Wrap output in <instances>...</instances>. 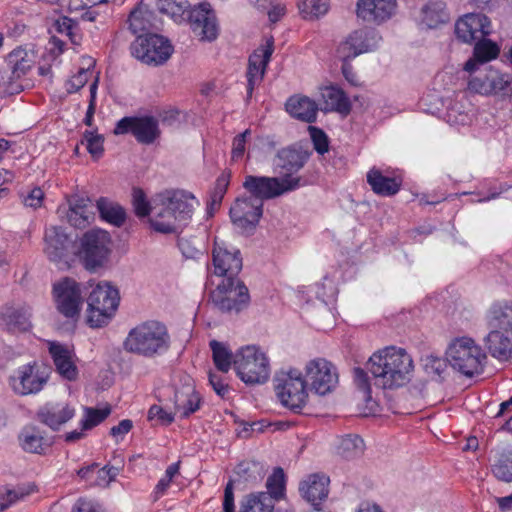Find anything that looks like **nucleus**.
<instances>
[{"mask_svg": "<svg viewBox=\"0 0 512 512\" xmlns=\"http://www.w3.org/2000/svg\"><path fill=\"white\" fill-rule=\"evenodd\" d=\"M471 111V104L467 103L466 105L460 104V101L457 99L451 106L448 108V118L449 121H453L459 124H465L468 120V114Z\"/></svg>", "mask_w": 512, "mask_h": 512, "instance_id": "nucleus-58", "label": "nucleus"}, {"mask_svg": "<svg viewBox=\"0 0 512 512\" xmlns=\"http://www.w3.org/2000/svg\"><path fill=\"white\" fill-rule=\"evenodd\" d=\"M364 452V441L356 434L345 435L337 447V453L345 459H354Z\"/></svg>", "mask_w": 512, "mask_h": 512, "instance_id": "nucleus-46", "label": "nucleus"}, {"mask_svg": "<svg viewBox=\"0 0 512 512\" xmlns=\"http://www.w3.org/2000/svg\"><path fill=\"white\" fill-rule=\"evenodd\" d=\"M366 368L371 373L376 387L395 390L411 380L414 362L404 348L387 346L370 356Z\"/></svg>", "mask_w": 512, "mask_h": 512, "instance_id": "nucleus-1", "label": "nucleus"}, {"mask_svg": "<svg viewBox=\"0 0 512 512\" xmlns=\"http://www.w3.org/2000/svg\"><path fill=\"white\" fill-rule=\"evenodd\" d=\"M488 328H495L512 335V301L494 302L486 315Z\"/></svg>", "mask_w": 512, "mask_h": 512, "instance_id": "nucleus-34", "label": "nucleus"}, {"mask_svg": "<svg viewBox=\"0 0 512 512\" xmlns=\"http://www.w3.org/2000/svg\"><path fill=\"white\" fill-rule=\"evenodd\" d=\"M298 7L305 17H319L328 11L329 0H301Z\"/></svg>", "mask_w": 512, "mask_h": 512, "instance_id": "nucleus-53", "label": "nucleus"}, {"mask_svg": "<svg viewBox=\"0 0 512 512\" xmlns=\"http://www.w3.org/2000/svg\"><path fill=\"white\" fill-rule=\"evenodd\" d=\"M96 207L100 217L106 222L116 227H121L125 223L127 214L119 203L101 197L97 200Z\"/></svg>", "mask_w": 512, "mask_h": 512, "instance_id": "nucleus-41", "label": "nucleus"}, {"mask_svg": "<svg viewBox=\"0 0 512 512\" xmlns=\"http://www.w3.org/2000/svg\"><path fill=\"white\" fill-rule=\"evenodd\" d=\"M10 75L5 83V93L18 94L23 90V85L18 82L33 66V60L24 49H15L6 58Z\"/></svg>", "mask_w": 512, "mask_h": 512, "instance_id": "nucleus-24", "label": "nucleus"}, {"mask_svg": "<svg viewBox=\"0 0 512 512\" xmlns=\"http://www.w3.org/2000/svg\"><path fill=\"white\" fill-rule=\"evenodd\" d=\"M263 213V203L252 197L238 198L230 208L233 224L243 232L255 229Z\"/></svg>", "mask_w": 512, "mask_h": 512, "instance_id": "nucleus-19", "label": "nucleus"}, {"mask_svg": "<svg viewBox=\"0 0 512 512\" xmlns=\"http://www.w3.org/2000/svg\"><path fill=\"white\" fill-rule=\"evenodd\" d=\"M120 301L119 291L108 282L96 284L87 296V324L91 328L106 326Z\"/></svg>", "mask_w": 512, "mask_h": 512, "instance_id": "nucleus-4", "label": "nucleus"}, {"mask_svg": "<svg viewBox=\"0 0 512 512\" xmlns=\"http://www.w3.org/2000/svg\"><path fill=\"white\" fill-rule=\"evenodd\" d=\"M489 329V333L484 338L487 351L499 361H508L512 358V335L495 328Z\"/></svg>", "mask_w": 512, "mask_h": 512, "instance_id": "nucleus-30", "label": "nucleus"}, {"mask_svg": "<svg viewBox=\"0 0 512 512\" xmlns=\"http://www.w3.org/2000/svg\"><path fill=\"white\" fill-rule=\"evenodd\" d=\"M209 301L222 313L238 314L249 306V290L238 277L223 278L210 292Z\"/></svg>", "mask_w": 512, "mask_h": 512, "instance_id": "nucleus-6", "label": "nucleus"}, {"mask_svg": "<svg viewBox=\"0 0 512 512\" xmlns=\"http://www.w3.org/2000/svg\"><path fill=\"white\" fill-rule=\"evenodd\" d=\"M285 107L293 118L307 123H313L316 120L318 106L306 96H291Z\"/></svg>", "mask_w": 512, "mask_h": 512, "instance_id": "nucleus-39", "label": "nucleus"}, {"mask_svg": "<svg viewBox=\"0 0 512 512\" xmlns=\"http://www.w3.org/2000/svg\"><path fill=\"white\" fill-rule=\"evenodd\" d=\"M230 177V172L224 171L216 179L214 189L210 193V197L214 198V202H222L230 183Z\"/></svg>", "mask_w": 512, "mask_h": 512, "instance_id": "nucleus-61", "label": "nucleus"}, {"mask_svg": "<svg viewBox=\"0 0 512 512\" xmlns=\"http://www.w3.org/2000/svg\"><path fill=\"white\" fill-rule=\"evenodd\" d=\"M446 359L454 370L472 377L483 371V361L486 359V355L474 339L463 336L451 341L446 350Z\"/></svg>", "mask_w": 512, "mask_h": 512, "instance_id": "nucleus-5", "label": "nucleus"}, {"mask_svg": "<svg viewBox=\"0 0 512 512\" xmlns=\"http://www.w3.org/2000/svg\"><path fill=\"white\" fill-rule=\"evenodd\" d=\"M233 480H229L224 489L223 512H235Z\"/></svg>", "mask_w": 512, "mask_h": 512, "instance_id": "nucleus-64", "label": "nucleus"}, {"mask_svg": "<svg viewBox=\"0 0 512 512\" xmlns=\"http://www.w3.org/2000/svg\"><path fill=\"white\" fill-rule=\"evenodd\" d=\"M234 472L237 476L235 481L242 482L244 484H256L264 477L262 465L254 461H243L239 463Z\"/></svg>", "mask_w": 512, "mask_h": 512, "instance_id": "nucleus-43", "label": "nucleus"}, {"mask_svg": "<svg viewBox=\"0 0 512 512\" xmlns=\"http://www.w3.org/2000/svg\"><path fill=\"white\" fill-rule=\"evenodd\" d=\"M157 19L156 10L151 3L141 0L128 17L129 29L133 34L147 32L154 26Z\"/></svg>", "mask_w": 512, "mask_h": 512, "instance_id": "nucleus-35", "label": "nucleus"}, {"mask_svg": "<svg viewBox=\"0 0 512 512\" xmlns=\"http://www.w3.org/2000/svg\"><path fill=\"white\" fill-rule=\"evenodd\" d=\"M159 347L160 324L157 321H147L133 328L124 341L126 351L143 356H153Z\"/></svg>", "mask_w": 512, "mask_h": 512, "instance_id": "nucleus-12", "label": "nucleus"}, {"mask_svg": "<svg viewBox=\"0 0 512 512\" xmlns=\"http://www.w3.org/2000/svg\"><path fill=\"white\" fill-rule=\"evenodd\" d=\"M188 121V114L175 107H166L162 110V128L171 131L182 129Z\"/></svg>", "mask_w": 512, "mask_h": 512, "instance_id": "nucleus-48", "label": "nucleus"}, {"mask_svg": "<svg viewBox=\"0 0 512 512\" xmlns=\"http://www.w3.org/2000/svg\"><path fill=\"white\" fill-rule=\"evenodd\" d=\"M274 51L273 38L266 40L265 45L256 49L248 59L247 77V97L250 98L254 88L258 86L263 78L267 65Z\"/></svg>", "mask_w": 512, "mask_h": 512, "instance_id": "nucleus-23", "label": "nucleus"}, {"mask_svg": "<svg viewBox=\"0 0 512 512\" xmlns=\"http://www.w3.org/2000/svg\"><path fill=\"white\" fill-rule=\"evenodd\" d=\"M89 71L88 68H81L76 75H74L70 80L67 81V92L75 93L79 91L88 81L87 73Z\"/></svg>", "mask_w": 512, "mask_h": 512, "instance_id": "nucleus-62", "label": "nucleus"}, {"mask_svg": "<svg viewBox=\"0 0 512 512\" xmlns=\"http://www.w3.org/2000/svg\"><path fill=\"white\" fill-rule=\"evenodd\" d=\"M132 205L137 217L144 218L150 215L152 207L141 188L134 187L132 190Z\"/></svg>", "mask_w": 512, "mask_h": 512, "instance_id": "nucleus-54", "label": "nucleus"}, {"mask_svg": "<svg viewBox=\"0 0 512 512\" xmlns=\"http://www.w3.org/2000/svg\"><path fill=\"white\" fill-rule=\"evenodd\" d=\"M111 253L112 239L105 230L94 228L85 232L80 238L77 255L89 272H97L107 267Z\"/></svg>", "mask_w": 512, "mask_h": 512, "instance_id": "nucleus-3", "label": "nucleus"}, {"mask_svg": "<svg viewBox=\"0 0 512 512\" xmlns=\"http://www.w3.org/2000/svg\"><path fill=\"white\" fill-rule=\"evenodd\" d=\"M305 381L319 395L330 393L338 383L335 366L324 358L310 360L305 366Z\"/></svg>", "mask_w": 512, "mask_h": 512, "instance_id": "nucleus-15", "label": "nucleus"}, {"mask_svg": "<svg viewBox=\"0 0 512 512\" xmlns=\"http://www.w3.org/2000/svg\"><path fill=\"white\" fill-rule=\"evenodd\" d=\"M267 494L271 501H279L285 496V474L282 468L277 467L266 481Z\"/></svg>", "mask_w": 512, "mask_h": 512, "instance_id": "nucleus-49", "label": "nucleus"}, {"mask_svg": "<svg viewBox=\"0 0 512 512\" xmlns=\"http://www.w3.org/2000/svg\"><path fill=\"white\" fill-rule=\"evenodd\" d=\"M251 135V130L246 129L244 132L236 135L232 142V150H231V160L232 161H238L243 158L245 149H246V143L247 138Z\"/></svg>", "mask_w": 512, "mask_h": 512, "instance_id": "nucleus-60", "label": "nucleus"}, {"mask_svg": "<svg viewBox=\"0 0 512 512\" xmlns=\"http://www.w3.org/2000/svg\"><path fill=\"white\" fill-rule=\"evenodd\" d=\"M329 478L324 474H311L299 486L301 496L317 508L319 503L327 498Z\"/></svg>", "mask_w": 512, "mask_h": 512, "instance_id": "nucleus-32", "label": "nucleus"}, {"mask_svg": "<svg viewBox=\"0 0 512 512\" xmlns=\"http://www.w3.org/2000/svg\"><path fill=\"white\" fill-rule=\"evenodd\" d=\"M174 235L177 238V247L185 259H197L202 254L196 237H186L181 236V234Z\"/></svg>", "mask_w": 512, "mask_h": 512, "instance_id": "nucleus-52", "label": "nucleus"}, {"mask_svg": "<svg viewBox=\"0 0 512 512\" xmlns=\"http://www.w3.org/2000/svg\"><path fill=\"white\" fill-rule=\"evenodd\" d=\"M199 206V199L189 190L181 188L163 190L162 234H182Z\"/></svg>", "mask_w": 512, "mask_h": 512, "instance_id": "nucleus-2", "label": "nucleus"}, {"mask_svg": "<svg viewBox=\"0 0 512 512\" xmlns=\"http://www.w3.org/2000/svg\"><path fill=\"white\" fill-rule=\"evenodd\" d=\"M158 120L154 116H126L115 124L114 135L131 134L140 144H152L158 136Z\"/></svg>", "mask_w": 512, "mask_h": 512, "instance_id": "nucleus-14", "label": "nucleus"}, {"mask_svg": "<svg viewBox=\"0 0 512 512\" xmlns=\"http://www.w3.org/2000/svg\"><path fill=\"white\" fill-rule=\"evenodd\" d=\"M209 346L212 351V359L215 367L219 371L227 373L231 365H234L235 356H233L232 351L225 343L217 340H211Z\"/></svg>", "mask_w": 512, "mask_h": 512, "instance_id": "nucleus-44", "label": "nucleus"}, {"mask_svg": "<svg viewBox=\"0 0 512 512\" xmlns=\"http://www.w3.org/2000/svg\"><path fill=\"white\" fill-rule=\"evenodd\" d=\"M396 0H358L357 16L365 22L382 23L395 13Z\"/></svg>", "mask_w": 512, "mask_h": 512, "instance_id": "nucleus-27", "label": "nucleus"}, {"mask_svg": "<svg viewBox=\"0 0 512 512\" xmlns=\"http://www.w3.org/2000/svg\"><path fill=\"white\" fill-rule=\"evenodd\" d=\"M304 184L301 177H266L248 175L243 183L252 199L269 200L294 191Z\"/></svg>", "mask_w": 512, "mask_h": 512, "instance_id": "nucleus-9", "label": "nucleus"}, {"mask_svg": "<svg viewBox=\"0 0 512 512\" xmlns=\"http://www.w3.org/2000/svg\"><path fill=\"white\" fill-rule=\"evenodd\" d=\"M31 317L32 309L26 304H6L0 309V324L10 333L30 331Z\"/></svg>", "mask_w": 512, "mask_h": 512, "instance_id": "nucleus-26", "label": "nucleus"}, {"mask_svg": "<svg viewBox=\"0 0 512 512\" xmlns=\"http://www.w3.org/2000/svg\"><path fill=\"white\" fill-rule=\"evenodd\" d=\"M367 183L375 194L390 197L398 193L402 179L396 176H385L380 169L373 167L367 173Z\"/></svg>", "mask_w": 512, "mask_h": 512, "instance_id": "nucleus-37", "label": "nucleus"}, {"mask_svg": "<svg viewBox=\"0 0 512 512\" xmlns=\"http://www.w3.org/2000/svg\"><path fill=\"white\" fill-rule=\"evenodd\" d=\"M214 273L223 278L238 277L242 270L241 253L236 248H228L223 241L215 240L212 251Z\"/></svg>", "mask_w": 512, "mask_h": 512, "instance_id": "nucleus-21", "label": "nucleus"}, {"mask_svg": "<svg viewBox=\"0 0 512 512\" xmlns=\"http://www.w3.org/2000/svg\"><path fill=\"white\" fill-rule=\"evenodd\" d=\"M308 131L313 143V147L316 150V152L321 155L328 152L329 140L325 132L322 129L315 126H309Z\"/></svg>", "mask_w": 512, "mask_h": 512, "instance_id": "nucleus-57", "label": "nucleus"}, {"mask_svg": "<svg viewBox=\"0 0 512 512\" xmlns=\"http://www.w3.org/2000/svg\"><path fill=\"white\" fill-rule=\"evenodd\" d=\"M184 23L189 24L194 34L201 40L213 41L218 36L216 15L209 3L203 2L191 7Z\"/></svg>", "mask_w": 512, "mask_h": 512, "instance_id": "nucleus-16", "label": "nucleus"}, {"mask_svg": "<svg viewBox=\"0 0 512 512\" xmlns=\"http://www.w3.org/2000/svg\"><path fill=\"white\" fill-rule=\"evenodd\" d=\"M111 414L109 406L103 409L93 407L84 408V418L81 420L82 430H91L101 424Z\"/></svg>", "mask_w": 512, "mask_h": 512, "instance_id": "nucleus-50", "label": "nucleus"}, {"mask_svg": "<svg viewBox=\"0 0 512 512\" xmlns=\"http://www.w3.org/2000/svg\"><path fill=\"white\" fill-rule=\"evenodd\" d=\"M423 22L429 28H436L448 20L445 3L440 0L429 1L422 9Z\"/></svg>", "mask_w": 512, "mask_h": 512, "instance_id": "nucleus-45", "label": "nucleus"}, {"mask_svg": "<svg viewBox=\"0 0 512 512\" xmlns=\"http://www.w3.org/2000/svg\"><path fill=\"white\" fill-rule=\"evenodd\" d=\"M74 416L75 408L69 404L46 405L37 412V419L53 431H59Z\"/></svg>", "mask_w": 512, "mask_h": 512, "instance_id": "nucleus-31", "label": "nucleus"}, {"mask_svg": "<svg viewBox=\"0 0 512 512\" xmlns=\"http://www.w3.org/2000/svg\"><path fill=\"white\" fill-rule=\"evenodd\" d=\"M237 376L248 385L264 384L270 377L268 357L255 346L242 347L234 359Z\"/></svg>", "mask_w": 512, "mask_h": 512, "instance_id": "nucleus-8", "label": "nucleus"}, {"mask_svg": "<svg viewBox=\"0 0 512 512\" xmlns=\"http://www.w3.org/2000/svg\"><path fill=\"white\" fill-rule=\"evenodd\" d=\"M18 441L23 451L42 456L47 455L53 445V440L42 436L34 426L24 428L18 436Z\"/></svg>", "mask_w": 512, "mask_h": 512, "instance_id": "nucleus-36", "label": "nucleus"}, {"mask_svg": "<svg viewBox=\"0 0 512 512\" xmlns=\"http://www.w3.org/2000/svg\"><path fill=\"white\" fill-rule=\"evenodd\" d=\"M354 383L359 390L363 392V398L367 401L371 399V383L367 372L360 367L353 369Z\"/></svg>", "mask_w": 512, "mask_h": 512, "instance_id": "nucleus-59", "label": "nucleus"}, {"mask_svg": "<svg viewBox=\"0 0 512 512\" xmlns=\"http://www.w3.org/2000/svg\"><path fill=\"white\" fill-rule=\"evenodd\" d=\"M468 90L472 93L489 96L509 90L510 78L491 65L477 67L476 71L469 72Z\"/></svg>", "mask_w": 512, "mask_h": 512, "instance_id": "nucleus-11", "label": "nucleus"}, {"mask_svg": "<svg viewBox=\"0 0 512 512\" xmlns=\"http://www.w3.org/2000/svg\"><path fill=\"white\" fill-rule=\"evenodd\" d=\"M492 32L490 19L483 13H467L460 17L455 23V33L459 40L464 43H474Z\"/></svg>", "mask_w": 512, "mask_h": 512, "instance_id": "nucleus-18", "label": "nucleus"}, {"mask_svg": "<svg viewBox=\"0 0 512 512\" xmlns=\"http://www.w3.org/2000/svg\"><path fill=\"white\" fill-rule=\"evenodd\" d=\"M239 512H274V503L267 493L253 492L242 498Z\"/></svg>", "mask_w": 512, "mask_h": 512, "instance_id": "nucleus-42", "label": "nucleus"}, {"mask_svg": "<svg viewBox=\"0 0 512 512\" xmlns=\"http://www.w3.org/2000/svg\"><path fill=\"white\" fill-rule=\"evenodd\" d=\"M321 97L324 102V111H335L345 116L350 113V100L345 92L339 87L331 85L322 88Z\"/></svg>", "mask_w": 512, "mask_h": 512, "instance_id": "nucleus-40", "label": "nucleus"}, {"mask_svg": "<svg viewBox=\"0 0 512 512\" xmlns=\"http://www.w3.org/2000/svg\"><path fill=\"white\" fill-rule=\"evenodd\" d=\"M44 253L50 261L67 264L73 248V240L60 226L46 228Z\"/></svg>", "mask_w": 512, "mask_h": 512, "instance_id": "nucleus-20", "label": "nucleus"}, {"mask_svg": "<svg viewBox=\"0 0 512 512\" xmlns=\"http://www.w3.org/2000/svg\"><path fill=\"white\" fill-rule=\"evenodd\" d=\"M191 9L188 0H162V14L177 24H183Z\"/></svg>", "mask_w": 512, "mask_h": 512, "instance_id": "nucleus-47", "label": "nucleus"}, {"mask_svg": "<svg viewBox=\"0 0 512 512\" xmlns=\"http://www.w3.org/2000/svg\"><path fill=\"white\" fill-rule=\"evenodd\" d=\"M86 142V148L93 158L102 156L104 148V138L102 135L95 134L92 131H85L82 143Z\"/></svg>", "mask_w": 512, "mask_h": 512, "instance_id": "nucleus-56", "label": "nucleus"}, {"mask_svg": "<svg viewBox=\"0 0 512 512\" xmlns=\"http://www.w3.org/2000/svg\"><path fill=\"white\" fill-rule=\"evenodd\" d=\"M175 414L188 418L200 409L201 397L195 389L194 380L182 370H175L171 379Z\"/></svg>", "mask_w": 512, "mask_h": 512, "instance_id": "nucleus-10", "label": "nucleus"}, {"mask_svg": "<svg viewBox=\"0 0 512 512\" xmlns=\"http://www.w3.org/2000/svg\"><path fill=\"white\" fill-rule=\"evenodd\" d=\"M378 39V33L374 29L356 30L340 43L337 54L342 60H350L374 49L377 46Z\"/></svg>", "mask_w": 512, "mask_h": 512, "instance_id": "nucleus-22", "label": "nucleus"}, {"mask_svg": "<svg viewBox=\"0 0 512 512\" xmlns=\"http://www.w3.org/2000/svg\"><path fill=\"white\" fill-rule=\"evenodd\" d=\"M274 389L280 403L294 413H300L307 404V384L297 369L278 372L274 378Z\"/></svg>", "mask_w": 512, "mask_h": 512, "instance_id": "nucleus-7", "label": "nucleus"}, {"mask_svg": "<svg viewBox=\"0 0 512 512\" xmlns=\"http://www.w3.org/2000/svg\"><path fill=\"white\" fill-rule=\"evenodd\" d=\"M67 222L77 228H87L95 219L94 206L89 198L73 195L68 199V209L65 211Z\"/></svg>", "mask_w": 512, "mask_h": 512, "instance_id": "nucleus-28", "label": "nucleus"}, {"mask_svg": "<svg viewBox=\"0 0 512 512\" xmlns=\"http://www.w3.org/2000/svg\"><path fill=\"white\" fill-rule=\"evenodd\" d=\"M132 55L147 65L160 64V35L146 33L140 35L131 44Z\"/></svg>", "mask_w": 512, "mask_h": 512, "instance_id": "nucleus-29", "label": "nucleus"}, {"mask_svg": "<svg viewBox=\"0 0 512 512\" xmlns=\"http://www.w3.org/2000/svg\"><path fill=\"white\" fill-rule=\"evenodd\" d=\"M56 308L66 318L78 317L83 304L82 285L65 277L53 285Z\"/></svg>", "mask_w": 512, "mask_h": 512, "instance_id": "nucleus-13", "label": "nucleus"}, {"mask_svg": "<svg viewBox=\"0 0 512 512\" xmlns=\"http://www.w3.org/2000/svg\"><path fill=\"white\" fill-rule=\"evenodd\" d=\"M181 461L171 463L166 469L165 474L162 477V494L170 486L176 477L180 475Z\"/></svg>", "mask_w": 512, "mask_h": 512, "instance_id": "nucleus-63", "label": "nucleus"}, {"mask_svg": "<svg viewBox=\"0 0 512 512\" xmlns=\"http://www.w3.org/2000/svg\"><path fill=\"white\" fill-rule=\"evenodd\" d=\"M47 381L48 374L36 361L19 367L17 375L10 377L13 391L22 396L40 392Z\"/></svg>", "mask_w": 512, "mask_h": 512, "instance_id": "nucleus-17", "label": "nucleus"}, {"mask_svg": "<svg viewBox=\"0 0 512 512\" xmlns=\"http://www.w3.org/2000/svg\"><path fill=\"white\" fill-rule=\"evenodd\" d=\"M49 353L53 359L56 371L68 381H75L78 377V368L72 361V352L58 342L49 343Z\"/></svg>", "mask_w": 512, "mask_h": 512, "instance_id": "nucleus-33", "label": "nucleus"}, {"mask_svg": "<svg viewBox=\"0 0 512 512\" xmlns=\"http://www.w3.org/2000/svg\"><path fill=\"white\" fill-rule=\"evenodd\" d=\"M447 359L429 355L424 359V369L435 380H441L447 368Z\"/></svg>", "mask_w": 512, "mask_h": 512, "instance_id": "nucleus-55", "label": "nucleus"}, {"mask_svg": "<svg viewBox=\"0 0 512 512\" xmlns=\"http://www.w3.org/2000/svg\"><path fill=\"white\" fill-rule=\"evenodd\" d=\"M500 49L498 45L486 38L475 42L473 57L464 65L467 72L476 71L477 67H483L485 64L498 57Z\"/></svg>", "mask_w": 512, "mask_h": 512, "instance_id": "nucleus-38", "label": "nucleus"}, {"mask_svg": "<svg viewBox=\"0 0 512 512\" xmlns=\"http://www.w3.org/2000/svg\"><path fill=\"white\" fill-rule=\"evenodd\" d=\"M310 155L311 153L300 145L292 144L277 151L273 164L275 169L283 173V177H293V174L305 166Z\"/></svg>", "mask_w": 512, "mask_h": 512, "instance_id": "nucleus-25", "label": "nucleus"}, {"mask_svg": "<svg viewBox=\"0 0 512 512\" xmlns=\"http://www.w3.org/2000/svg\"><path fill=\"white\" fill-rule=\"evenodd\" d=\"M492 471L496 478L505 481H512V451H504L499 455L497 462L493 465Z\"/></svg>", "mask_w": 512, "mask_h": 512, "instance_id": "nucleus-51", "label": "nucleus"}]
</instances>
